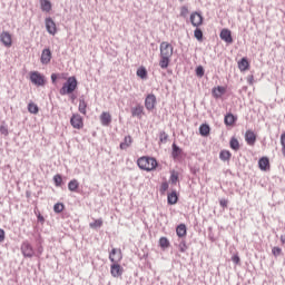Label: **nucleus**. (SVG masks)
I'll use <instances>...</instances> for the list:
<instances>
[{"instance_id":"1","label":"nucleus","mask_w":285,"mask_h":285,"mask_svg":"<svg viewBox=\"0 0 285 285\" xmlns=\"http://www.w3.org/2000/svg\"><path fill=\"white\" fill-rule=\"evenodd\" d=\"M158 165L157 159L154 157L142 156L137 159L138 168H140V170H146L147 173L156 170Z\"/></svg>"},{"instance_id":"2","label":"nucleus","mask_w":285,"mask_h":285,"mask_svg":"<svg viewBox=\"0 0 285 285\" xmlns=\"http://www.w3.org/2000/svg\"><path fill=\"white\" fill-rule=\"evenodd\" d=\"M75 90H77V78L69 77L67 82L60 89V95H71Z\"/></svg>"},{"instance_id":"3","label":"nucleus","mask_w":285,"mask_h":285,"mask_svg":"<svg viewBox=\"0 0 285 285\" xmlns=\"http://www.w3.org/2000/svg\"><path fill=\"white\" fill-rule=\"evenodd\" d=\"M30 81L33 86H46V77L41 75L39 71H31L30 72Z\"/></svg>"},{"instance_id":"4","label":"nucleus","mask_w":285,"mask_h":285,"mask_svg":"<svg viewBox=\"0 0 285 285\" xmlns=\"http://www.w3.org/2000/svg\"><path fill=\"white\" fill-rule=\"evenodd\" d=\"M124 259V253L121 252V248H112L109 253V261L111 264H119Z\"/></svg>"},{"instance_id":"5","label":"nucleus","mask_w":285,"mask_h":285,"mask_svg":"<svg viewBox=\"0 0 285 285\" xmlns=\"http://www.w3.org/2000/svg\"><path fill=\"white\" fill-rule=\"evenodd\" d=\"M70 125L76 130H81L83 128V118L79 114H73L70 118Z\"/></svg>"},{"instance_id":"6","label":"nucleus","mask_w":285,"mask_h":285,"mask_svg":"<svg viewBox=\"0 0 285 285\" xmlns=\"http://www.w3.org/2000/svg\"><path fill=\"white\" fill-rule=\"evenodd\" d=\"M173 45L166 41L160 43V57H167L170 59L173 57Z\"/></svg>"},{"instance_id":"7","label":"nucleus","mask_w":285,"mask_h":285,"mask_svg":"<svg viewBox=\"0 0 285 285\" xmlns=\"http://www.w3.org/2000/svg\"><path fill=\"white\" fill-rule=\"evenodd\" d=\"M190 23L194 26V28H199V26L204 24V17L202 13L195 11L190 14Z\"/></svg>"},{"instance_id":"8","label":"nucleus","mask_w":285,"mask_h":285,"mask_svg":"<svg viewBox=\"0 0 285 285\" xmlns=\"http://www.w3.org/2000/svg\"><path fill=\"white\" fill-rule=\"evenodd\" d=\"M21 253L23 257H35V248H32V245L28 242L22 243Z\"/></svg>"},{"instance_id":"9","label":"nucleus","mask_w":285,"mask_h":285,"mask_svg":"<svg viewBox=\"0 0 285 285\" xmlns=\"http://www.w3.org/2000/svg\"><path fill=\"white\" fill-rule=\"evenodd\" d=\"M0 41L4 48H12V35L8 31H3L0 35Z\"/></svg>"},{"instance_id":"10","label":"nucleus","mask_w":285,"mask_h":285,"mask_svg":"<svg viewBox=\"0 0 285 285\" xmlns=\"http://www.w3.org/2000/svg\"><path fill=\"white\" fill-rule=\"evenodd\" d=\"M111 277H121L124 275V267L119 263H112L110 265Z\"/></svg>"},{"instance_id":"11","label":"nucleus","mask_w":285,"mask_h":285,"mask_svg":"<svg viewBox=\"0 0 285 285\" xmlns=\"http://www.w3.org/2000/svg\"><path fill=\"white\" fill-rule=\"evenodd\" d=\"M157 105V97L153 94H149L145 99V107L147 110H155Z\"/></svg>"},{"instance_id":"12","label":"nucleus","mask_w":285,"mask_h":285,"mask_svg":"<svg viewBox=\"0 0 285 285\" xmlns=\"http://www.w3.org/2000/svg\"><path fill=\"white\" fill-rule=\"evenodd\" d=\"M245 141H246L247 146H255V142L257 141V134H255V131L248 129L245 132Z\"/></svg>"},{"instance_id":"13","label":"nucleus","mask_w":285,"mask_h":285,"mask_svg":"<svg viewBox=\"0 0 285 285\" xmlns=\"http://www.w3.org/2000/svg\"><path fill=\"white\" fill-rule=\"evenodd\" d=\"M46 29L49 32V35H57V23H55V20H52V18L46 19Z\"/></svg>"},{"instance_id":"14","label":"nucleus","mask_w":285,"mask_h":285,"mask_svg":"<svg viewBox=\"0 0 285 285\" xmlns=\"http://www.w3.org/2000/svg\"><path fill=\"white\" fill-rule=\"evenodd\" d=\"M51 59H52V51H50V49L42 50L41 58H40L41 63H43L45 66H48Z\"/></svg>"},{"instance_id":"15","label":"nucleus","mask_w":285,"mask_h":285,"mask_svg":"<svg viewBox=\"0 0 285 285\" xmlns=\"http://www.w3.org/2000/svg\"><path fill=\"white\" fill-rule=\"evenodd\" d=\"M212 95L214 99H222V96L226 95V87H214L212 90Z\"/></svg>"},{"instance_id":"16","label":"nucleus","mask_w":285,"mask_h":285,"mask_svg":"<svg viewBox=\"0 0 285 285\" xmlns=\"http://www.w3.org/2000/svg\"><path fill=\"white\" fill-rule=\"evenodd\" d=\"M220 39L225 41V43H233V33L228 29H223L220 31Z\"/></svg>"},{"instance_id":"17","label":"nucleus","mask_w":285,"mask_h":285,"mask_svg":"<svg viewBox=\"0 0 285 285\" xmlns=\"http://www.w3.org/2000/svg\"><path fill=\"white\" fill-rule=\"evenodd\" d=\"M100 121L102 126H108L109 124H112V116L108 111H104L100 115Z\"/></svg>"},{"instance_id":"18","label":"nucleus","mask_w":285,"mask_h":285,"mask_svg":"<svg viewBox=\"0 0 285 285\" xmlns=\"http://www.w3.org/2000/svg\"><path fill=\"white\" fill-rule=\"evenodd\" d=\"M258 167L261 168V170H271V160L268 159V157H262L258 160Z\"/></svg>"},{"instance_id":"19","label":"nucleus","mask_w":285,"mask_h":285,"mask_svg":"<svg viewBox=\"0 0 285 285\" xmlns=\"http://www.w3.org/2000/svg\"><path fill=\"white\" fill-rule=\"evenodd\" d=\"M132 146V136H126L124 141L120 144V150H128Z\"/></svg>"},{"instance_id":"20","label":"nucleus","mask_w":285,"mask_h":285,"mask_svg":"<svg viewBox=\"0 0 285 285\" xmlns=\"http://www.w3.org/2000/svg\"><path fill=\"white\" fill-rule=\"evenodd\" d=\"M132 117H138V119H141L144 115V106L138 105L131 109Z\"/></svg>"},{"instance_id":"21","label":"nucleus","mask_w":285,"mask_h":285,"mask_svg":"<svg viewBox=\"0 0 285 285\" xmlns=\"http://www.w3.org/2000/svg\"><path fill=\"white\" fill-rule=\"evenodd\" d=\"M40 8L42 12H50L52 10V3L50 0H40Z\"/></svg>"},{"instance_id":"22","label":"nucleus","mask_w":285,"mask_h":285,"mask_svg":"<svg viewBox=\"0 0 285 285\" xmlns=\"http://www.w3.org/2000/svg\"><path fill=\"white\" fill-rule=\"evenodd\" d=\"M250 68V63L248 62V59L243 58L240 61H238V69L240 72H246Z\"/></svg>"},{"instance_id":"23","label":"nucleus","mask_w":285,"mask_h":285,"mask_svg":"<svg viewBox=\"0 0 285 285\" xmlns=\"http://www.w3.org/2000/svg\"><path fill=\"white\" fill-rule=\"evenodd\" d=\"M167 202L170 206L177 204V202H179V196H177V191H171L170 194H168Z\"/></svg>"},{"instance_id":"24","label":"nucleus","mask_w":285,"mask_h":285,"mask_svg":"<svg viewBox=\"0 0 285 285\" xmlns=\"http://www.w3.org/2000/svg\"><path fill=\"white\" fill-rule=\"evenodd\" d=\"M176 235L178 237H186L187 235L186 224H180L176 227Z\"/></svg>"},{"instance_id":"25","label":"nucleus","mask_w":285,"mask_h":285,"mask_svg":"<svg viewBox=\"0 0 285 285\" xmlns=\"http://www.w3.org/2000/svg\"><path fill=\"white\" fill-rule=\"evenodd\" d=\"M236 121H237V117H235V115L227 114L225 116V125L226 126H234Z\"/></svg>"},{"instance_id":"26","label":"nucleus","mask_w":285,"mask_h":285,"mask_svg":"<svg viewBox=\"0 0 285 285\" xmlns=\"http://www.w3.org/2000/svg\"><path fill=\"white\" fill-rule=\"evenodd\" d=\"M199 132L202 137H208V135H210V126H208L207 124L200 125Z\"/></svg>"},{"instance_id":"27","label":"nucleus","mask_w":285,"mask_h":285,"mask_svg":"<svg viewBox=\"0 0 285 285\" xmlns=\"http://www.w3.org/2000/svg\"><path fill=\"white\" fill-rule=\"evenodd\" d=\"M159 66L163 70H166L170 66V58L160 56Z\"/></svg>"},{"instance_id":"28","label":"nucleus","mask_w":285,"mask_h":285,"mask_svg":"<svg viewBox=\"0 0 285 285\" xmlns=\"http://www.w3.org/2000/svg\"><path fill=\"white\" fill-rule=\"evenodd\" d=\"M136 75L140 79H148V70H146V67L138 68Z\"/></svg>"},{"instance_id":"29","label":"nucleus","mask_w":285,"mask_h":285,"mask_svg":"<svg viewBox=\"0 0 285 285\" xmlns=\"http://www.w3.org/2000/svg\"><path fill=\"white\" fill-rule=\"evenodd\" d=\"M159 246L163 250H166V248H170V240L163 236L159 238Z\"/></svg>"},{"instance_id":"30","label":"nucleus","mask_w":285,"mask_h":285,"mask_svg":"<svg viewBox=\"0 0 285 285\" xmlns=\"http://www.w3.org/2000/svg\"><path fill=\"white\" fill-rule=\"evenodd\" d=\"M28 111L31 115H39V106H37V104H35V102H29L28 104Z\"/></svg>"},{"instance_id":"31","label":"nucleus","mask_w":285,"mask_h":285,"mask_svg":"<svg viewBox=\"0 0 285 285\" xmlns=\"http://www.w3.org/2000/svg\"><path fill=\"white\" fill-rule=\"evenodd\" d=\"M230 157H233V154L228 150H222L219 154V159H222V161H229Z\"/></svg>"},{"instance_id":"32","label":"nucleus","mask_w":285,"mask_h":285,"mask_svg":"<svg viewBox=\"0 0 285 285\" xmlns=\"http://www.w3.org/2000/svg\"><path fill=\"white\" fill-rule=\"evenodd\" d=\"M78 188H79V181L77 179H72V180L69 181L68 189L71 193H75Z\"/></svg>"},{"instance_id":"33","label":"nucleus","mask_w":285,"mask_h":285,"mask_svg":"<svg viewBox=\"0 0 285 285\" xmlns=\"http://www.w3.org/2000/svg\"><path fill=\"white\" fill-rule=\"evenodd\" d=\"M88 108V104L86 102V100L80 99L79 100V106H78V110L79 112H81V115H86V109Z\"/></svg>"},{"instance_id":"34","label":"nucleus","mask_w":285,"mask_h":285,"mask_svg":"<svg viewBox=\"0 0 285 285\" xmlns=\"http://www.w3.org/2000/svg\"><path fill=\"white\" fill-rule=\"evenodd\" d=\"M194 37H195V39H197V41H204V31H202V29H199V27H196V29L194 31Z\"/></svg>"},{"instance_id":"35","label":"nucleus","mask_w":285,"mask_h":285,"mask_svg":"<svg viewBox=\"0 0 285 285\" xmlns=\"http://www.w3.org/2000/svg\"><path fill=\"white\" fill-rule=\"evenodd\" d=\"M229 146L232 150H239V140L237 138L233 137L229 141Z\"/></svg>"},{"instance_id":"36","label":"nucleus","mask_w":285,"mask_h":285,"mask_svg":"<svg viewBox=\"0 0 285 285\" xmlns=\"http://www.w3.org/2000/svg\"><path fill=\"white\" fill-rule=\"evenodd\" d=\"M169 179L171 184H177L179 181V173L173 170Z\"/></svg>"},{"instance_id":"37","label":"nucleus","mask_w":285,"mask_h":285,"mask_svg":"<svg viewBox=\"0 0 285 285\" xmlns=\"http://www.w3.org/2000/svg\"><path fill=\"white\" fill-rule=\"evenodd\" d=\"M90 228H101L104 226V220L96 219L95 223H90Z\"/></svg>"},{"instance_id":"38","label":"nucleus","mask_w":285,"mask_h":285,"mask_svg":"<svg viewBox=\"0 0 285 285\" xmlns=\"http://www.w3.org/2000/svg\"><path fill=\"white\" fill-rule=\"evenodd\" d=\"M181 155V149L175 144L173 145V157L177 158Z\"/></svg>"},{"instance_id":"39","label":"nucleus","mask_w":285,"mask_h":285,"mask_svg":"<svg viewBox=\"0 0 285 285\" xmlns=\"http://www.w3.org/2000/svg\"><path fill=\"white\" fill-rule=\"evenodd\" d=\"M53 181L56 184V186H61V184L63 183V178L61 177V175H56L53 176Z\"/></svg>"},{"instance_id":"40","label":"nucleus","mask_w":285,"mask_h":285,"mask_svg":"<svg viewBox=\"0 0 285 285\" xmlns=\"http://www.w3.org/2000/svg\"><path fill=\"white\" fill-rule=\"evenodd\" d=\"M282 155L285 157V132L281 135Z\"/></svg>"},{"instance_id":"41","label":"nucleus","mask_w":285,"mask_h":285,"mask_svg":"<svg viewBox=\"0 0 285 285\" xmlns=\"http://www.w3.org/2000/svg\"><path fill=\"white\" fill-rule=\"evenodd\" d=\"M63 208H65V206H63V204H61V203H58V204H56V205L53 206L55 213H63Z\"/></svg>"},{"instance_id":"42","label":"nucleus","mask_w":285,"mask_h":285,"mask_svg":"<svg viewBox=\"0 0 285 285\" xmlns=\"http://www.w3.org/2000/svg\"><path fill=\"white\" fill-rule=\"evenodd\" d=\"M178 248L180 250V253H186V250H188V245H186V240H183L179 245Z\"/></svg>"},{"instance_id":"43","label":"nucleus","mask_w":285,"mask_h":285,"mask_svg":"<svg viewBox=\"0 0 285 285\" xmlns=\"http://www.w3.org/2000/svg\"><path fill=\"white\" fill-rule=\"evenodd\" d=\"M272 254L274 255V257H279V255H282V248L281 247H273L272 248Z\"/></svg>"},{"instance_id":"44","label":"nucleus","mask_w":285,"mask_h":285,"mask_svg":"<svg viewBox=\"0 0 285 285\" xmlns=\"http://www.w3.org/2000/svg\"><path fill=\"white\" fill-rule=\"evenodd\" d=\"M196 75H197V77H204V67L198 66L196 68Z\"/></svg>"},{"instance_id":"45","label":"nucleus","mask_w":285,"mask_h":285,"mask_svg":"<svg viewBox=\"0 0 285 285\" xmlns=\"http://www.w3.org/2000/svg\"><path fill=\"white\" fill-rule=\"evenodd\" d=\"M0 132H1V135H3L4 137H8V135H9L8 127L1 126V127H0Z\"/></svg>"},{"instance_id":"46","label":"nucleus","mask_w":285,"mask_h":285,"mask_svg":"<svg viewBox=\"0 0 285 285\" xmlns=\"http://www.w3.org/2000/svg\"><path fill=\"white\" fill-rule=\"evenodd\" d=\"M159 139L161 141V144L168 141V135L166 132H161L159 136Z\"/></svg>"},{"instance_id":"47","label":"nucleus","mask_w":285,"mask_h":285,"mask_svg":"<svg viewBox=\"0 0 285 285\" xmlns=\"http://www.w3.org/2000/svg\"><path fill=\"white\" fill-rule=\"evenodd\" d=\"M168 188H169L168 183L167 181L163 183L160 185V193H166V190H168Z\"/></svg>"},{"instance_id":"48","label":"nucleus","mask_w":285,"mask_h":285,"mask_svg":"<svg viewBox=\"0 0 285 285\" xmlns=\"http://www.w3.org/2000/svg\"><path fill=\"white\" fill-rule=\"evenodd\" d=\"M188 14V7L184 6L180 8V17H186Z\"/></svg>"},{"instance_id":"49","label":"nucleus","mask_w":285,"mask_h":285,"mask_svg":"<svg viewBox=\"0 0 285 285\" xmlns=\"http://www.w3.org/2000/svg\"><path fill=\"white\" fill-rule=\"evenodd\" d=\"M232 262H233L234 264H239V263L242 262V259L239 258L238 255H234V256L232 257Z\"/></svg>"},{"instance_id":"50","label":"nucleus","mask_w":285,"mask_h":285,"mask_svg":"<svg viewBox=\"0 0 285 285\" xmlns=\"http://www.w3.org/2000/svg\"><path fill=\"white\" fill-rule=\"evenodd\" d=\"M219 205L222 206V208H227L228 207V200L220 199Z\"/></svg>"},{"instance_id":"51","label":"nucleus","mask_w":285,"mask_h":285,"mask_svg":"<svg viewBox=\"0 0 285 285\" xmlns=\"http://www.w3.org/2000/svg\"><path fill=\"white\" fill-rule=\"evenodd\" d=\"M3 239H6V232L0 229V242H3Z\"/></svg>"},{"instance_id":"52","label":"nucleus","mask_w":285,"mask_h":285,"mask_svg":"<svg viewBox=\"0 0 285 285\" xmlns=\"http://www.w3.org/2000/svg\"><path fill=\"white\" fill-rule=\"evenodd\" d=\"M51 80H52V83H55L57 81V73L51 75Z\"/></svg>"},{"instance_id":"53","label":"nucleus","mask_w":285,"mask_h":285,"mask_svg":"<svg viewBox=\"0 0 285 285\" xmlns=\"http://www.w3.org/2000/svg\"><path fill=\"white\" fill-rule=\"evenodd\" d=\"M281 243L285 244V234L281 235Z\"/></svg>"},{"instance_id":"54","label":"nucleus","mask_w":285,"mask_h":285,"mask_svg":"<svg viewBox=\"0 0 285 285\" xmlns=\"http://www.w3.org/2000/svg\"><path fill=\"white\" fill-rule=\"evenodd\" d=\"M38 219L40 220V222H45V219H43V216H38Z\"/></svg>"}]
</instances>
